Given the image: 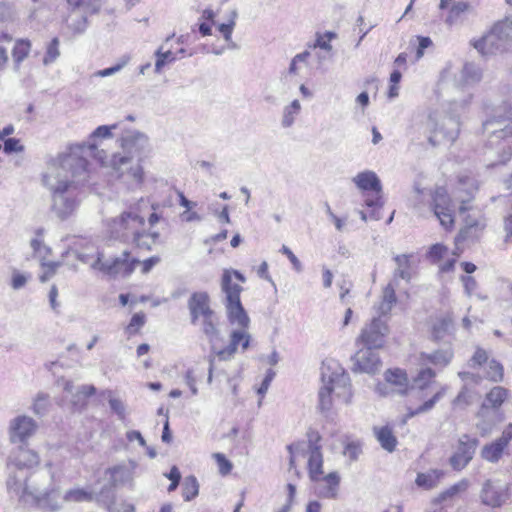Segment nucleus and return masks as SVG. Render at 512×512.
Returning a JSON list of instances; mask_svg holds the SVG:
<instances>
[{"instance_id": "nucleus-1", "label": "nucleus", "mask_w": 512, "mask_h": 512, "mask_svg": "<svg viewBox=\"0 0 512 512\" xmlns=\"http://www.w3.org/2000/svg\"><path fill=\"white\" fill-rule=\"evenodd\" d=\"M245 276L238 270L225 269L221 276V289L224 293V306L227 318L231 324H237L241 329L233 330L229 334V342L221 347V333L216 313L211 308V300L207 292L198 291L191 294L188 299V309L191 323L200 324L202 331L210 343L213 355L210 356V372L215 358L220 361L231 360L238 349L242 352L248 349L251 342V335L247 332L250 319L242 305L241 293L242 283H245Z\"/></svg>"}, {"instance_id": "nucleus-2", "label": "nucleus", "mask_w": 512, "mask_h": 512, "mask_svg": "<svg viewBox=\"0 0 512 512\" xmlns=\"http://www.w3.org/2000/svg\"><path fill=\"white\" fill-rule=\"evenodd\" d=\"M141 199L135 206L123 211L108 222V231L111 237L134 248L151 252L154 246L161 243V234L158 231L145 229V218L140 214Z\"/></svg>"}, {"instance_id": "nucleus-3", "label": "nucleus", "mask_w": 512, "mask_h": 512, "mask_svg": "<svg viewBox=\"0 0 512 512\" xmlns=\"http://www.w3.org/2000/svg\"><path fill=\"white\" fill-rule=\"evenodd\" d=\"M323 386L319 390V409L329 411L351 402L353 392L348 374L345 372L322 373Z\"/></svg>"}, {"instance_id": "nucleus-4", "label": "nucleus", "mask_w": 512, "mask_h": 512, "mask_svg": "<svg viewBox=\"0 0 512 512\" xmlns=\"http://www.w3.org/2000/svg\"><path fill=\"white\" fill-rule=\"evenodd\" d=\"M511 39L512 25L506 17L496 22L481 38L472 41V45L481 55L490 56L505 51Z\"/></svg>"}, {"instance_id": "nucleus-5", "label": "nucleus", "mask_w": 512, "mask_h": 512, "mask_svg": "<svg viewBox=\"0 0 512 512\" xmlns=\"http://www.w3.org/2000/svg\"><path fill=\"white\" fill-rule=\"evenodd\" d=\"M430 209L446 231L450 232L455 228L456 217L454 203L444 187H437L433 190L430 200Z\"/></svg>"}, {"instance_id": "nucleus-6", "label": "nucleus", "mask_w": 512, "mask_h": 512, "mask_svg": "<svg viewBox=\"0 0 512 512\" xmlns=\"http://www.w3.org/2000/svg\"><path fill=\"white\" fill-rule=\"evenodd\" d=\"M307 438V473L312 482H320L324 473V457L322 453V436L319 431L309 428L306 432Z\"/></svg>"}, {"instance_id": "nucleus-7", "label": "nucleus", "mask_w": 512, "mask_h": 512, "mask_svg": "<svg viewBox=\"0 0 512 512\" xmlns=\"http://www.w3.org/2000/svg\"><path fill=\"white\" fill-rule=\"evenodd\" d=\"M111 166L118 179H122L129 187H139L144 182V170L140 163L133 162L131 157L114 154Z\"/></svg>"}, {"instance_id": "nucleus-8", "label": "nucleus", "mask_w": 512, "mask_h": 512, "mask_svg": "<svg viewBox=\"0 0 512 512\" xmlns=\"http://www.w3.org/2000/svg\"><path fill=\"white\" fill-rule=\"evenodd\" d=\"M188 36L181 35L178 38L174 36L167 37L155 53V71L161 73L166 67L174 63L176 60L184 58L187 52L184 43Z\"/></svg>"}, {"instance_id": "nucleus-9", "label": "nucleus", "mask_w": 512, "mask_h": 512, "mask_svg": "<svg viewBox=\"0 0 512 512\" xmlns=\"http://www.w3.org/2000/svg\"><path fill=\"white\" fill-rule=\"evenodd\" d=\"M353 182L362 191L367 207H379L382 205V186L376 173L364 171L358 173Z\"/></svg>"}, {"instance_id": "nucleus-10", "label": "nucleus", "mask_w": 512, "mask_h": 512, "mask_svg": "<svg viewBox=\"0 0 512 512\" xmlns=\"http://www.w3.org/2000/svg\"><path fill=\"white\" fill-rule=\"evenodd\" d=\"M479 445V440L468 434H464L457 440L454 452L449 458V464L455 471H461L471 462L476 449Z\"/></svg>"}, {"instance_id": "nucleus-11", "label": "nucleus", "mask_w": 512, "mask_h": 512, "mask_svg": "<svg viewBox=\"0 0 512 512\" xmlns=\"http://www.w3.org/2000/svg\"><path fill=\"white\" fill-rule=\"evenodd\" d=\"M138 260L131 258L129 251H124L122 257H115L111 261H102L100 258L94 264V267L109 276H129L135 270Z\"/></svg>"}, {"instance_id": "nucleus-12", "label": "nucleus", "mask_w": 512, "mask_h": 512, "mask_svg": "<svg viewBox=\"0 0 512 512\" xmlns=\"http://www.w3.org/2000/svg\"><path fill=\"white\" fill-rule=\"evenodd\" d=\"M388 332L386 323L374 318L361 331L358 341L369 349H381L385 345V336Z\"/></svg>"}, {"instance_id": "nucleus-13", "label": "nucleus", "mask_w": 512, "mask_h": 512, "mask_svg": "<svg viewBox=\"0 0 512 512\" xmlns=\"http://www.w3.org/2000/svg\"><path fill=\"white\" fill-rule=\"evenodd\" d=\"M441 19L452 26L461 22L470 11L471 5L467 1L439 0L438 5Z\"/></svg>"}, {"instance_id": "nucleus-14", "label": "nucleus", "mask_w": 512, "mask_h": 512, "mask_svg": "<svg viewBox=\"0 0 512 512\" xmlns=\"http://www.w3.org/2000/svg\"><path fill=\"white\" fill-rule=\"evenodd\" d=\"M509 498V488L487 480L482 487L480 499L482 504L491 508L501 507Z\"/></svg>"}, {"instance_id": "nucleus-15", "label": "nucleus", "mask_w": 512, "mask_h": 512, "mask_svg": "<svg viewBox=\"0 0 512 512\" xmlns=\"http://www.w3.org/2000/svg\"><path fill=\"white\" fill-rule=\"evenodd\" d=\"M458 376L462 381L472 382L474 384H479L482 379H486L491 383H500L504 380V367L496 359H491L488 362L483 376L468 371H461L458 373Z\"/></svg>"}, {"instance_id": "nucleus-16", "label": "nucleus", "mask_w": 512, "mask_h": 512, "mask_svg": "<svg viewBox=\"0 0 512 512\" xmlns=\"http://www.w3.org/2000/svg\"><path fill=\"white\" fill-rule=\"evenodd\" d=\"M35 421L27 416L16 417L10 426L11 442H25L36 431Z\"/></svg>"}, {"instance_id": "nucleus-17", "label": "nucleus", "mask_w": 512, "mask_h": 512, "mask_svg": "<svg viewBox=\"0 0 512 512\" xmlns=\"http://www.w3.org/2000/svg\"><path fill=\"white\" fill-rule=\"evenodd\" d=\"M509 389L503 386H493L486 392L481 404V410H499L510 399Z\"/></svg>"}, {"instance_id": "nucleus-18", "label": "nucleus", "mask_w": 512, "mask_h": 512, "mask_svg": "<svg viewBox=\"0 0 512 512\" xmlns=\"http://www.w3.org/2000/svg\"><path fill=\"white\" fill-rule=\"evenodd\" d=\"M373 349H360L354 356V370L359 372H374L380 365V359Z\"/></svg>"}, {"instance_id": "nucleus-19", "label": "nucleus", "mask_w": 512, "mask_h": 512, "mask_svg": "<svg viewBox=\"0 0 512 512\" xmlns=\"http://www.w3.org/2000/svg\"><path fill=\"white\" fill-rule=\"evenodd\" d=\"M38 454L26 445L20 446L12 456V463L18 469H32L39 465Z\"/></svg>"}, {"instance_id": "nucleus-20", "label": "nucleus", "mask_w": 512, "mask_h": 512, "mask_svg": "<svg viewBox=\"0 0 512 512\" xmlns=\"http://www.w3.org/2000/svg\"><path fill=\"white\" fill-rule=\"evenodd\" d=\"M385 381L401 394H407L410 389V380L407 372L401 368H391L384 373Z\"/></svg>"}, {"instance_id": "nucleus-21", "label": "nucleus", "mask_w": 512, "mask_h": 512, "mask_svg": "<svg viewBox=\"0 0 512 512\" xmlns=\"http://www.w3.org/2000/svg\"><path fill=\"white\" fill-rule=\"evenodd\" d=\"M373 434L380 446L389 453L396 450L398 445L397 437L394 434L393 428L390 425L375 426Z\"/></svg>"}, {"instance_id": "nucleus-22", "label": "nucleus", "mask_w": 512, "mask_h": 512, "mask_svg": "<svg viewBox=\"0 0 512 512\" xmlns=\"http://www.w3.org/2000/svg\"><path fill=\"white\" fill-rule=\"evenodd\" d=\"M445 476V471L441 469H431L427 472H420L415 478L417 487L424 490L436 488Z\"/></svg>"}, {"instance_id": "nucleus-23", "label": "nucleus", "mask_w": 512, "mask_h": 512, "mask_svg": "<svg viewBox=\"0 0 512 512\" xmlns=\"http://www.w3.org/2000/svg\"><path fill=\"white\" fill-rule=\"evenodd\" d=\"M318 483L321 484L320 495L322 497L335 498L340 484V475L336 471L326 475L323 473Z\"/></svg>"}, {"instance_id": "nucleus-24", "label": "nucleus", "mask_w": 512, "mask_h": 512, "mask_svg": "<svg viewBox=\"0 0 512 512\" xmlns=\"http://www.w3.org/2000/svg\"><path fill=\"white\" fill-rule=\"evenodd\" d=\"M452 322L453 318L450 313L431 318L428 325L432 337L436 340L442 338L448 332Z\"/></svg>"}, {"instance_id": "nucleus-25", "label": "nucleus", "mask_w": 512, "mask_h": 512, "mask_svg": "<svg viewBox=\"0 0 512 512\" xmlns=\"http://www.w3.org/2000/svg\"><path fill=\"white\" fill-rule=\"evenodd\" d=\"M446 390V387H441L430 399L424 401L423 404L416 408H408L407 413L403 416L402 423L405 424L410 418L431 410L435 404L443 398Z\"/></svg>"}, {"instance_id": "nucleus-26", "label": "nucleus", "mask_w": 512, "mask_h": 512, "mask_svg": "<svg viewBox=\"0 0 512 512\" xmlns=\"http://www.w3.org/2000/svg\"><path fill=\"white\" fill-rule=\"evenodd\" d=\"M469 486V482L466 479H462L461 481L451 485L447 489L440 492L434 499V504H443L448 501H451L455 499L456 497L460 496L462 493H464Z\"/></svg>"}, {"instance_id": "nucleus-27", "label": "nucleus", "mask_w": 512, "mask_h": 512, "mask_svg": "<svg viewBox=\"0 0 512 512\" xmlns=\"http://www.w3.org/2000/svg\"><path fill=\"white\" fill-rule=\"evenodd\" d=\"M508 447L498 439L485 444L481 449V457L491 463L498 462L505 454Z\"/></svg>"}, {"instance_id": "nucleus-28", "label": "nucleus", "mask_w": 512, "mask_h": 512, "mask_svg": "<svg viewBox=\"0 0 512 512\" xmlns=\"http://www.w3.org/2000/svg\"><path fill=\"white\" fill-rule=\"evenodd\" d=\"M32 43L27 38L16 39L12 48V58L15 66L20 64L30 55Z\"/></svg>"}, {"instance_id": "nucleus-29", "label": "nucleus", "mask_w": 512, "mask_h": 512, "mask_svg": "<svg viewBox=\"0 0 512 512\" xmlns=\"http://www.w3.org/2000/svg\"><path fill=\"white\" fill-rule=\"evenodd\" d=\"M147 323V316L143 311L134 313L127 325L124 327V333L128 339L140 335L142 329Z\"/></svg>"}, {"instance_id": "nucleus-30", "label": "nucleus", "mask_w": 512, "mask_h": 512, "mask_svg": "<svg viewBox=\"0 0 512 512\" xmlns=\"http://www.w3.org/2000/svg\"><path fill=\"white\" fill-rule=\"evenodd\" d=\"M36 237L31 240V248L35 257L39 259V261H46L52 255L51 248L46 245L43 238V230L38 229L36 232Z\"/></svg>"}, {"instance_id": "nucleus-31", "label": "nucleus", "mask_w": 512, "mask_h": 512, "mask_svg": "<svg viewBox=\"0 0 512 512\" xmlns=\"http://www.w3.org/2000/svg\"><path fill=\"white\" fill-rule=\"evenodd\" d=\"M436 378V372L427 366H422L416 376L413 378V382L416 387L420 390L427 389Z\"/></svg>"}, {"instance_id": "nucleus-32", "label": "nucleus", "mask_w": 512, "mask_h": 512, "mask_svg": "<svg viewBox=\"0 0 512 512\" xmlns=\"http://www.w3.org/2000/svg\"><path fill=\"white\" fill-rule=\"evenodd\" d=\"M178 198H179V204L185 208V211L181 213L180 217L182 221L185 222H192L195 220H199L200 217L197 214V212L192 211L194 207H196V203L188 200L183 192L178 191L177 192Z\"/></svg>"}, {"instance_id": "nucleus-33", "label": "nucleus", "mask_w": 512, "mask_h": 512, "mask_svg": "<svg viewBox=\"0 0 512 512\" xmlns=\"http://www.w3.org/2000/svg\"><path fill=\"white\" fill-rule=\"evenodd\" d=\"M60 40L58 37L52 38L45 46L43 55V64L50 65L54 63L60 56Z\"/></svg>"}, {"instance_id": "nucleus-34", "label": "nucleus", "mask_w": 512, "mask_h": 512, "mask_svg": "<svg viewBox=\"0 0 512 512\" xmlns=\"http://www.w3.org/2000/svg\"><path fill=\"white\" fill-rule=\"evenodd\" d=\"M181 492L185 501H191L198 495L199 484L195 476L185 477L181 486Z\"/></svg>"}, {"instance_id": "nucleus-35", "label": "nucleus", "mask_w": 512, "mask_h": 512, "mask_svg": "<svg viewBox=\"0 0 512 512\" xmlns=\"http://www.w3.org/2000/svg\"><path fill=\"white\" fill-rule=\"evenodd\" d=\"M464 240V235H457L454 239L455 243V249L453 250L452 254L454 255L453 258H450L446 260L445 262H442L439 266V271L441 273H448L452 272L455 268V264L457 262V258L462 254V249L458 247V244L461 243Z\"/></svg>"}, {"instance_id": "nucleus-36", "label": "nucleus", "mask_w": 512, "mask_h": 512, "mask_svg": "<svg viewBox=\"0 0 512 512\" xmlns=\"http://www.w3.org/2000/svg\"><path fill=\"white\" fill-rule=\"evenodd\" d=\"M419 365L421 366H427L428 365H447L449 362V359L446 358L442 353L439 351H436L434 353L428 354V353H421L418 357Z\"/></svg>"}, {"instance_id": "nucleus-37", "label": "nucleus", "mask_w": 512, "mask_h": 512, "mask_svg": "<svg viewBox=\"0 0 512 512\" xmlns=\"http://www.w3.org/2000/svg\"><path fill=\"white\" fill-rule=\"evenodd\" d=\"M60 266H61V263L58 261H49V260L41 261L40 262L41 273L39 274L40 282L45 283V282L49 281L51 278H53L56 275L57 270Z\"/></svg>"}, {"instance_id": "nucleus-38", "label": "nucleus", "mask_w": 512, "mask_h": 512, "mask_svg": "<svg viewBox=\"0 0 512 512\" xmlns=\"http://www.w3.org/2000/svg\"><path fill=\"white\" fill-rule=\"evenodd\" d=\"M413 254H401L394 257V261L397 265L398 275L401 278L409 277L411 266H412Z\"/></svg>"}, {"instance_id": "nucleus-39", "label": "nucleus", "mask_w": 512, "mask_h": 512, "mask_svg": "<svg viewBox=\"0 0 512 512\" xmlns=\"http://www.w3.org/2000/svg\"><path fill=\"white\" fill-rule=\"evenodd\" d=\"M343 454L351 461L358 460L362 454V443L359 440L346 439L343 448Z\"/></svg>"}, {"instance_id": "nucleus-40", "label": "nucleus", "mask_w": 512, "mask_h": 512, "mask_svg": "<svg viewBox=\"0 0 512 512\" xmlns=\"http://www.w3.org/2000/svg\"><path fill=\"white\" fill-rule=\"evenodd\" d=\"M448 252L449 250L447 246L442 243H436L429 248L427 252V259L431 263L438 264L440 266V264H442L441 261L448 254Z\"/></svg>"}, {"instance_id": "nucleus-41", "label": "nucleus", "mask_w": 512, "mask_h": 512, "mask_svg": "<svg viewBox=\"0 0 512 512\" xmlns=\"http://www.w3.org/2000/svg\"><path fill=\"white\" fill-rule=\"evenodd\" d=\"M64 499L68 502H89L93 499V494L83 488H74L65 493Z\"/></svg>"}, {"instance_id": "nucleus-42", "label": "nucleus", "mask_w": 512, "mask_h": 512, "mask_svg": "<svg viewBox=\"0 0 512 512\" xmlns=\"http://www.w3.org/2000/svg\"><path fill=\"white\" fill-rule=\"evenodd\" d=\"M463 228L461 229L460 233L463 235L464 233L469 232L470 230H483L485 228L484 218L483 216L474 217L470 214H467L463 218Z\"/></svg>"}, {"instance_id": "nucleus-43", "label": "nucleus", "mask_w": 512, "mask_h": 512, "mask_svg": "<svg viewBox=\"0 0 512 512\" xmlns=\"http://www.w3.org/2000/svg\"><path fill=\"white\" fill-rule=\"evenodd\" d=\"M489 353L482 347H477L469 360V366L473 369H478L483 367L484 365H488Z\"/></svg>"}, {"instance_id": "nucleus-44", "label": "nucleus", "mask_w": 512, "mask_h": 512, "mask_svg": "<svg viewBox=\"0 0 512 512\" xmlns=\"http://www.w3.org/2000/svg\"><path fill=\"white\" fill-rule=\"evenodd\" d=\"M215 14L212 10L206 9L203 11L201 16V22L199 23V32L202 36H209L212 34V27L214 25Z\"/></svg>"}, {"instance_id": "nucleus-45", "label": "nucleus", "mask_w": 512, "mask_h": 512, "mask_svg": "<svg viewBox=\"0 0 512 512\" xmlns=\"http://www.w3.org/2000/svg\"><path fill=\"white\" fill-rule=\"evenodd\" d=\"M304 442L303 441H297L294 443H291L287 446V450L289 452V466L291 469L297 468V459L299 454H303L304 452Z\"/></svg>"}, {"instance_id": "nucleus-46", "label": "nucleus", "mask_w": 512, "mask_h": 512, "mask_svg": "<svg viewBox=\"0 0 512 512\" xmlns=\"http://www.w3.org/2000/svg\"><path fill=\"white\" fill-rule=\"evenodd\" d=\"M212 457L215 460L218 471L222 476H227L231 473L233 464L223 453H214Z\"/></svg>"}, {"instance_id": "nucleus-47", "label": "nucleus", "mask_w": 512, "mask_h": 512, "mask_svg": "<svg viewBox=\"0 0 512 512\" xmlns=\"http://www.w3.org/2000/svg\"><path fill=\"white\" fill-rule=\"evenodd\" d=\"M3 150L6 154L23 152L24 146L20 139L7 138L3 140V145L0 144V151Z\"/></svg>"}, {"instance_id": "nucleus-48", "label": "nucleus", "mask_w": 512, "mask_h": 512, "mask_svg": "<svg viewBox=\"0 0 512 512\" xmlns=\"http://www.w3.org/2000/svg\"><path fill=\"white\" fill-rule=\"evenodd\" d=\"M300 111V103L298 100H294L285 110L284 116H283V126L289 127L294 122V117L299 113Z\"/></svg>"}, {"instance_id": "nucleus-49", "label": "nucleus", "mask_w": 512, "mask_h": 512, "mask_svg": "<svg viewBox=\"0 0 512 512\" xmlns=\"http://www.w3.org/2000/svg\"><path fill=\"white\" fill-rule=\"evenodd\" d=\"M397 297L395 292V287L393 284L389 283L383 289L382 302L386 305V309L390 310L391 307L396 303Z\"/></svg>"}, {"instance_id": "nucleus-50", "label": "nucleus", "mask_w": 512, "mask_h": 512, "mask_svg": "<svg viewBox=\"0 0 512 512\" xmlns=\"http://www.w3.org/2000/svg\"><path fill=\"white\" fill-rule=\"evenodd\" d=\"M336 38V34L334 32H325L322 34H317L316 42L314 47H319L325 50H330L331 45L330 42Z\"/></svg>"}, {"instance_id": "nucleus-51", "label": "nucleus", "mask_w": 512, "mask_h": 512, "mask_svg": "<svg viewBox=\"0 0 512 512\" xmlns=\"http://www.w3.org/2000/svg\"><path fill=\"white\" fill-rule=\"evenodd\" d=\"M165 476L171 481L170 485L167 488L169 493L175 491L179 486L181 480V473L177 466H173L170 471L165 474Z\"/></svg>"}, {"instance_id": "nucleus-52", "label": "nucleus", "mask_w": 512, "mask_h": 512, "mask_svg": "<svg viewBox=\"0 0 512 512\" xmlns=\"http://www.w3.org/2000/svg\"><path fill=\"white\" fill-rule=\"evenodd\" d=\"M160 262H161V258L158 255L150 256L147 259H144L143 261L138 260V264L141 267L142 274L149 273Z\"/></svg>"}, {"instance_id": "nucleus-53", "label": "nucleus", "mask_w": 512, "mask_h": 512, "mask_svg": "<svg viewBox=\"0 0 512 512\" xmlns=\"http://www.w3.org/2000/svg\"><path fill=\"white\" fill-rule=\"evenodd\" d=\"M471 401H472V393L466 386H464L460 390V392L458 393L456 398L454 399V404L455 405H468L471 403Z\"/></svg>"}, {"instance_id": "nucleus-54", "label": "nucleus", "mask_w": 512, "mask_h": 512, "mask_svg": "<svg viewBox=\"0 0 512 512\" xmlns=\"http://www.w3.org/2000/svg\"><path fill=\"white\" fill-rule=\"evenodd\" d=\"M418 48L416 51V59H420L424 55V50L432 45V40L426 36H418Z\"/></svg>"}, {"instance_id": "nucleus-55", "label": "nucleus", "mask_w": 512, "mask_h": 512, "mask_svg": "<svg viewBox=\"0 0 512 512\" xmlns=\"http://www.w3.org/2000/svg\"><path fill=\"white\" fill-rule=\"evenodd\" d=\"M26 283H27V277L24 274H22L18 271L13 272L12 278H11V286L13 289L18 290V289L22 288L23 286H25Z\"/></svg>"}, {"instance_id": "nucleus-56", "label": "nucleus", "mask_w": 512, "mask_h": 512, "mask_svg": "<svg viewBox=\"0 0 512 512\" xmlns=\"http://www.w3.org/2000/svg\"><path fill=\"white\" fill-rule=\"evenodd\" d=\"M310 56V53L305 51L303 53L297 54L293 59L289 67V72L291 74L297 73V64L300 62L306 63L308 57Z\"/></svg>"}, {"instance_id": "nucleus-57", "label": "nucleus", "mask_w": 512, "mask_h": 512, "mask_svg": "<svg viewBox=\"0 0 512 512\" xmlns=\"http://www.w3.org/2000/svg\"><path fill=\"white\" fill-rule=\"evenodd\" d=\"M505 243H512V213L504 218Z\"/></svg>"}, {"instance_id": "nucleus-58", "label": "nucleus", "mask_w": 512, "mask_h": 512, "mask_svg": "<svg viewBox=\"0 0 512 512\" xmlns=\"http://www.w3.org/2000/svg\"><path fill=\"white\" fill-rule=\"evenodd\" d=\"M281 252L287 256V258L289 259V261L291 262V264L293 265V267L295 269H297V270L301 269V263H300L299 259L287 246H285V245L282 246Z\"/></svg>"}, {"instance_id": "nucleus-59", "label": "nucleus", "mask_w": 512, "mask_h": 512, "mask_svg": "<svg viewBox=\"0 0 512 512\" xmlns=\"http://www.w3.org/2000/svg\"><path fill=\"white\" fill-rule=\"evenodd\" d=\"M234 25V21H230L229 23L220 24L218 26L219 32L224 36L226 41H229L231 39Z\"/></svg>"}, {"instance_id": "nucleus-60", "label": "nucleus", "mask_w": 512, "mask_h": 512, "mask_svg": "<svg viewBox=\"0 0 512 512\" xmlns=\"http://www.w3.org/2000/svg\"><path fill=\"white\" fill-rule=\"evenodd\" d=\"M461 281L468 294H471L476 289L477 282L474 277L470 275L462 276Z\"/></svg>"}, {"instance_id": "nucleus-61", "label": "nucleus", "mask_w": 512, "mask_h": 512, "mask_svg": "<svg viewBox=\"0 0 512 512\" xmlns=\"http://www.w3.org/2000/svg\"><path fill=\"white\" fill-rule=\"evenodd\" d=\"M151 208L153 212L148 216L147 222L150 227H153L162 219V216L159 213H157V210L159 208L158 203H153L151 205Z\"/></svg>"}, {"instance_id": "nucleus-62", "label": "nucleus", "mask_w": 512, "mask_h": 512, "mask_svg": "<svg viewBox=\"0 0 512 512\" xmlns=\"http://www.w3.org/2000/svg\"><path fill=\"white\" fill-rule=\"evenodd\" d=\"M500 442H502L507 447L509 446L510 441L512 440V423H509L499 438H497Z\"/></svg>"}, {"instance_id": "nucleus-63", "label": "nucleus", "mask_w": 512, "mask_h": 512, "mask_svg": "<svg viewBox=\"0 0 512 512\" xmlns=\"http://www.w3.org/2000/svg\"><path fill=\"white\" fill-rule=\"evenodd\" d=\"M48 297H49V302H50L51 308L53 310H56L58 308V302H57L58 288L56 287V285L51 286Z\"/></svg>"}, {"instance_id": "nucleus-64", "label": "nucleus", "mask_w": 512, "mask_h": 512, "mask_svg": "<svg viewBox=\"0 0 512 512\" xmlns=\"http://www.w3.org/2000/svg\"><path fill=\"white\" fill-rule=\"evenodd\" d=\"M257 274L260 278L270 280L267 262L264 261L259 265L257 269Z\"/></svg>"}]
</instances>
